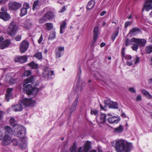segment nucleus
<instances>
[{
    "mask_svg": "<svg viewBox=\"0 0 152 152\" xmlns=\"http://www.w3.org/2000/svg\"><path fill=\"white\" fill-rule=\"evenodd\" d=\"M34 77L31 76L28 78L25 79L23 81V90L24 92L28 95L33 94L35 95L38 93V91L42 90V88L33 87L31 85L28 83H33L35 81Z\"/></svg>",
    "mask_w": 152,
    "mask_h": 152,
    "instance_id": "obj_1",
    "label": "nucleus"
},
{
    "mask_svg": "<svg viewBox=\"0 0 152 152\" xmlns=\"http://www.w3.org/2000/svg\"><path fill=\"white\" fill-rule=\"evenodd\" d=\"M29 6L28 3H25L23 4V8L27 10L29 8Z\"/></svg>",
    "mask_w": 152,
    "mask_h": 152,
    "instance_id": "obj_48",
    "label": "nucleus"
},
{
    "mask_svg": "<svg viewBox=\"0 0 152 152\" xmlns=\"http://www.w3.org/2000/svg\"><path fill=\"white\" fill-rule=\"evenodd\" d=\"M42 40H43V37H42V35H41V36L40 37L39 39L38 40V43L39 44L40 43L42 42Z\"/></svg>",
    "mask_w": 152,
    "mask_h": 152,
    "instance_id": "obj_59",
    "label": "nucleus"
},
{
    "mask_svg": "<svg viewBox=\"0 0 152 152\" xmlns=\"http://www.w3.org/2000/svg\"><path fill=\"white\" fill-rule=\"evenodd\" d=\"M29 47V43L27 41L24 40L20 43V52L22 53L26 51Z\"/></svg>",
    "mask_w": 152,
    "mask_h": 152,
    "instance_id": "obj_9",
    "label": "nucleus"
},
{
    "mask_svg": "<svg viewBox=\"0 0 152 152\" xmlns=\"http://www.w3.org/2000/svg\"><path fill=\"white\" fill-rule=\"evenodd\" d=\"M49 72V70L48 68H47L44 70V71L43 72V75L44 77H47L48 76V73Z\"/></svg>",
    "mask_w": 152,
    "mask_h": 152,
    "instance_id": "obj_45",
    "label": "nucleus"
},
{
    "mask_svg": "<svg viewBox=\"0 0 152 152\" xmlns=\"http://www.w3.org/2000/svg\"><path fill=\"white\" fill-rule=\"evenodd\" d=\"M129 90L132 93H135L136 91L133 88H130L129 89Z\"/></svg>",
    "mask_w": 152,
    "mask_h": 152,
    "instance_id": "obj_53",
    "label": "nucleus"
},
{
    "mask_svg": "<svg viewBox=\"0 0 152 152\" xmlns=\"http://www.w3.org/2000/svg\"><path fill=\"white\" fill-rule=\"evenodd\" d=\"M81 86H80V89L81 90H82L84 87L85 86V83L84 82H82L81 83Z\"/></svg>",
    "mask_w": 152,
    "mask_h": 152,
    "instance_id": "obj_56",
    "label": "nucleus"
},
{
    "mask_svg": "<svg viewBox=\"0 0 152 152\" xmlns=\"http://www.w3.org/2000/svg\"><path fill=\"white\" fill-rule=\"evenodd\" d=\"M66 10V8L65 6H64L62 9L60 11V12H62L65 11V10Z\"/></svg>",
    "mask_w": 152,
    "mask_h": 152,
    "instance_id": "obj_61",
    "label": "nucleus"
},
{
    "mask_svg": "<svg viewBox=\"0 0 152 152\" xmlns=\"http://www.w3.org/2000/svg\"><path fill=\"white\" fill-rule=\"evenodd\" d=\"M126 58L127 59H132V57L128 55L126 56Z\"/></svg>",
    "mask_w": 152,
    "mask_h": 152,
    "instance_id": "obj_63",
    "label": "nucleus"
},
{
    "mask_svg": "<svg viewBox=\"0 0 152 152\" xmlns=\"http://www.w3.org/2000/svg\"><path fill=\"white\" fill-rule=\"evenodd\" d=\"M141 92L148 99H150L152 98V96L145 90L142 89L141 91Z\"/></svg>",
    "mask_w": 152,
    "mask_h": 152,
    "instance_id": "obj_29",
    "label": "nucleus"
},
{
    "mask_svg": "<svg viewBox=\"0 0 152 152\" xmlns=\"http://www.w3.org/2000/svg\"><path fill=\"white\" fill-rule=\"evenodd\" d=\"M140 61V58L139 57H137L135 59V61L134 64H137Z\"/></svg>",
    "mask_w": 152,
    "mask_h": 152,
    "instance_id": "obj_60",
    "label": "nucleus"
},
{
    "mask_svg": "<svg viewBox=\"0 0 152 152\" xmlns=\"http://www.w3.org/2000/svg\"><path fill=\"white\" fill-rule=\"evenodd\" d=\"M21 103H22L25 106H34L35 104V101L32 100L31 99L25 98L23 99L21 101Z\"/></svg>",
    "mask_w": 152,
    "mask_h": 152,
    "instance_id": "obj_6",
    "label": "nucleus"
},
{
    "mask_svg": "<svg viewBox=\"0 0 152 152\" xmlns=\"http://www.w3.org/2000/svg\"><path fill=\"white\" fill-rule=\"evenodd\" d=\"M106 115L104 114H101L99 116H96V121L99 124L103 123L105 121Z\"/></svg>",
    "mask_w": 152,
    "mask_h": 152,
    "instance_id": "obj_15",
    "label": "nucleus"
},
{
    "mask_svg": "<svg viewBox=\"0 0 152 152\" xmlns=\"http://www.w3.org/2000/svg\"><path fill=\"white\" fill-rule=\"evenodd\" d=\"M125 49L123 47L121 50L122 55V56L123 57L124 56H125Z\"/></svg>",
    "mask_w": 152,
    "mask_h": 152,
    "instance_id": "obj_55",
    "label": "nucleus"
},
{
    "mask_svg": "<svg viewBox=\"0 0 152 152\" xmlns=\"http://www.w3.org/2000/svg\"><path fill=\"white\" fill-rule=\"evenodd\" d=\"M66 25V23L65 20L62 21L60 27V33L62 34L64 32V30Z\"/></svg>",
    "mask_w": 152,
    "mask_h": 152,
    "instance_id": "obj_27",
    "label": "nucleus"
},
{
    "mask_svg": "<svg viewBox=\"0 0 152 152\" xmlns=\"http://www.w3.org/2000/svg\"><path fill=\"white\" fill-rule=\"evenodd\" d=\"M19 142L20 143L19 144V146L21 149H24L27 148V143L25 139H20Z\"/></svg>",
    "mask_w": 152,
    "mask_h": 152,
    "instance_id": "obj_19",
    "label": "nucleus"
},
{
    "mask_svg": "<svg viewBox=\"0 0 152 152\" xmlns=\"http://www.w3.org/2000/svg\"><path fill=\"white\" fill-rule=\"evenodd\" d=\"M94 0H91L88 2L86 6V8L88 10H91L93 8L95 5Z\"/></svg>",
    "mask_w": 152,
    "mask_h": 152,
    "instance_id": "obj_28",
    "label": "nucleus"
},
{
    "mask_svg": "<svg viewBox=\"0 0 152 152\" xmlns=\"http://www.w3.org/2000/svg\"><path fill=\"white\" fill-rule=\"evenodd\" d=\"M98 113V111L96 110H91V114L93 115L94 114L95 115H96Z\"/></svg>",
    "mask_w": 152,
    "mask_h": 152,
    "instance_id": "obj_49",
    "label": "nucleus"
},
{
    "mask_svg": "<svg viewBox=\"0 0 152 152\" xmlns=\"http://www.w3.org/2000/svg\"><path fill=\"white\" fill-rule=\"evenodd\" d=\"M118 31H115L111 36V38L113 41L115 39L116 37L118 36Z\"/></svg>",
    "mask_w": 152,
    "mask_h": 152,
    "instance_id": "obj_41",
    "label": "nucleus"
},
{
    "mask_svg": "<svg viewBox=\"0 0 152 152\" xmlns=\"http://www.w3.org/2000/svg\"><path fill=\"white\" fill-rule=\"evenodd\" d=\"M48 75L47 77L48 79H50L52 75H54V72L53 71L49 70V72L48 74Z\"/></svg>",
    "mask_w": 152,
    "mask_h": 152,
    "instance_id": "obj_47",
    "label": "nucleus"
},
{
    "mask_svg": "<svg viewBox=\"0 0 152 152\" xmlns=\"http://www.w3.org/2000/svg\"><path fill=\"white\" fill-rule=\"evenodd\" d=\"M46 26L47 29L48 31L51 30L53 28V25L50 23H47L45 24Z\"/></svg>",
    "mask_w": 152,
    "mask_h": 152,
    "instance_id": "obj_37",
    "label": "nucleus"
},
{
    "mask_svg": "<svg viewBox=\"0 0 152 152\" xmlns=\"http://www.w3.org/2000/svg\"><path fill=\"white\" fill-rule=\"evenodd\" d=\"M19 140L18 141L16 139H14L12 140V142L14 145H19V144L20 143V142H19Z\"/></svg>",
    "mask_w": 152,
    "mask_h": 152,
    "instance_id": "obj_44",
    "label": "nucleus"
},
{
    "mask_svg": "<svg viewBox=\"0 0 152 152\" xmlns=\"http://www.w3.org/2000/svg\"><path fill=\"white\" fill-rule=\"evenodd\" d=\"M108 115L110 116L108 118V121L109 123L112 124L114 123H117L118 122L117 118L116 117L111 116L110 114H108Z\"/></svg>",
    "mask_w": 152,
    "mask_h": 152,
    "instance_id": "obj_21",
    "label": "nucleus"
},
{
    "mask_svg": "<svg viewBox=\"0 0 152 152\" xmlns=\"http://www.w3.org/2000/svg\"><path fill=\"white\" fill-rule=\"evenodd\" d=\"M64 47H61L56 48L55 50L56 58L60 57L61 55L64 54Z\"/></svg>",
    "mask_w": 152,
    "mask_h": 152,
    "instance_id": "obj_10",
    "label": "nucleus"
},
{
    "mask_svg": "<svg viewBox=\"0 0 152 152\" xmlns=\"http://www.w3.org/2000/svg\"><path fill=\"white\" fill-rule=\"evenodd\" d=\"M12 140L10 135H5L2 141L3 144L7 145L12 142Z\"/></svg>",
    "mask_w": 152,
    "mask_h": 152,
    "instance_id": "obj_14",
    "label": "nucleus"
},
{
    "mask_svg": "<svg viewBox=\"0 0 152 152\" xmlns=\"http://www.w3.org/2000/svg\"><path fill=\"white\" fill-rule=\"evenodd\" d=\"M15 40L16 41H20L21 39V36L18 35L15 38Z\"/></svg>",
    "mask_w": 152,
    "mask_h": 152,
    "instance_id": "obj_52",
    "label": "nucleus"
},
{
    "mask_svg": "<svg viewBox=\"0 0 152 152\" xmlns=\"http://www.w3.org/2000/svg\"><path fill=\"white\" fill-rule=\"evenodd\" d=\"M106 45V44L103 42H102L100 45V46L101 47H104Z\"/></svg>",
    "mask_w": 152,
    "mask_h": 152,
    "instance_id": "obj_64",
    "label": "nucleus"
},
{
    "mask_svg": "<svg viewBox=\"0 0 152 152\" xmlns=\"http://www.w3.org/2000/svg\"><path fill=\"white\" fill-rule=\"evenodd\" d=\"M132 48L133 50L137 51L138 48V45L135 43L133 44V45L132 47Z\"/></svg>",
    "mask_w": 152,
    "mask_h": 152,
    "instance_id": "obj_43",
    "label": "nucleus"
},
{
    "mask_svg": "<svg viewBox=\"0 0 152 152\" xmlns=\"http://www.w3.org/2000/svg\"><path fill=\"white\" fill-rule=\"evenodd\" d=\"M4 114V111H0V119H2L3 118Z\"/></svg>",
    "mask_w": 152,
    "mask_h": 152,
    "instance_id": "obj_50",
    "label": "nucleus"
},
{
    "mask_svg": "<svg viewBox=\"0 0 152 152\" xmlns=\"http://www.w3.org/2000/svg\"><path fill=\"white\" fill-rule=\"evenodd\" d=\"M144 6V9L147 12L152 9V0H145Z\"/></svg>",
    "mask_w": 152,
    "mask_h": 152,
    "instance_id": "obj_11",
    "label": "nucleus"
},
{
    "mask_svg": "<svg viewBox=\"0 0 152 152\" xmlns=\"http://www.w3.org/2000/svg\"><path fill=\"white\" fill-rule=\"evenodd\" d=\"M12 90V89L10 88H8L7 90L5 99L7 102H8L9 100Z\"/></svg>",
    "mask_w": 152,
    "mask_h": 152,
    "instance_id": "obj_26",
    "label": "nucleus"
},
{
    "mask_svg": "<svg viewBox=\"0 0 152 152\" xmlns=\"http://www.w3.org/2000/svg\"><path fill=\"white\" fill-rule=\"evenodd\" d=\"M9 82L10 83L14 84L15 83V80L13 78H11L9 80Z\"/></svg>",
    "mask_w": 152,
    "mask_h": 152,
    "instance_id": "obj_57",
    "label": "nucleus"
},
{
    "mask_svg": "<svg viewBox=\"0 0 152 152\" xmlns=\"http://www.w3.org/2000/svg\"><path fill=\"white\" fill-rule=\"evenodd\" d=\"M34 56L38 60L42 59V53L37 52L34 55Z\"/></svg>",
    "mask_w": 152,
    "mask_h": 152,
    "instance_id": "obj_34",
    "label": "nucleus"
},
{
    "mask_svg": "<svg viewBox=\"0 0 152 152\" xmlns=\"http://www.w3.org/2000/svg\"><path fill=\"white\" fill-rule=\"evenodd\" d=\"M9 122L12 126H14V132L17 134L18 137H21L23 134H26L25 128L22 125H16V121L14 119H10Z\"/></svg>",
    "mask_w": 152,
    "mask_h": 152,
    "instance_id": "obj_3",
    "label": "nucleus"
},
{
    "mask_svg": "<svg viewBox=\"0 0 152 152\" xmlns=\"http://www.w3.org/2000/svg\"><path fill=\"white\" fill-rule=\"evenodd\" d=\"M18 26L16 23L12 22L10 23V26L7 29V32L8 34L11 36H14L18 30Z\"/></svg>",
    "mask_w": 152,
    "mask_h": 152,
    "instance_id": "obj_4",
    "label": "nucleus"
},
{
    "mask_svg": "<svg viewBox=\"0 0 152 152\" xmlns=\"http://www.w3.org/2000/svg\"><path fill=\"white\" fill-rule=\"evenodd\" d=\"M14 60L16 62L23 63L27 61V57L26 56H17L15 58Z\"/></svg>",
    "mask_w": 152,
    "mask_h": 152,
    "instance_id": "obj_12",
    "label": "nucleus"
},
{
    "mask_svg": "<svg viewBox=\"0 0 152 152\" xmlns=\"http://www.w3.org/2000/svg\"><path fill=\"white\" fill-rule=\"evenodd\" d=\"M9 6L11 9L13 10H17L21 7V4L16 2H14L10 3Z\"/></svg>",
    "mask_w": 152,
    "mask_h": 152,
    "instance_id": "obj_18",
    "label": "nucleus"
},
{
    "mask_svg": "<svg viewBox=\"0 0 152 152\" xmlns=\"http://www.w3.org/2000/svg\"><path fill=\"white\" fill-rule=\"evenodd\" d=\"M0 12V18L5 21L9 20L10 18V15L7 13V10L6 7H3Z\"/></svg>",
    "mask_w": 152,
    "mask_h": 152,
    "instance_id": "obj_5",
    "label": "nucleus"
},
{
    "mask_svg": "<svg viewBox=\"0 0 152 152\" xmlns=\"http://www.w3.org/2000/svg\"><path fill=\"white\" fill-rule=\"evenodd\" d=\"M3 135V132L0 131V140H1L2 139Z\"/></svg>",
    "mask_w": 152,
    "mask_h": 152,
    "instance_id": "obj_62",
    "label": "nucleus"
},
{
    "mask_svg": "<svg viewBox=\"0 0 152 152\" xmlns=\"http://www.w3.org/2000/svg\"><path fill=\"white\" fill-rule=\"evenodd\" d=\"M44 15L47 20H50L54 17V15L53 13L51 12H47Z\"/></svg>",
    "mask_w": 152,
    "mask_h": 152,
    "instance_id": "obj_24",
    "label": "nucleus"
},
{
    "mask_svg": "<svg viewBox=\"0 0 152 152\" xmlns=\"http://www.w3.org/2000/svg\"><path fill=\"white\" fill-rule=\"evenodd\" d=\"M104 103L105 106H107L109 108L118 109V104L116 102H113L109 99L105 100Z\"/></svg>",
    "mask_w": 152,
    "mask_h": 152,
    "instance_id": "obj_7",
    "label": "nucleus"
},
{
    "mask_svg": "<svg viewBox=\"0 0 152 152\" xmlns=\"http://www.w3.org/2000/svg\"><path fill=\"white\" fill-rule=\"evenodd\" d=\"M24 26L26 28H29L32 27L31 23L29 21H26L25 23Z\"/></svg>",
    "mask_w": 152,
    "mask_h": 152,
    "instance_id": "obj_35",
    "label": "nucleus"
},
{
    "mask_svg": "<svg viewBox=\"0 0 152 152\" xmlns=\"http://www.w3.org/2000/svg\"><path fill=\"white\" fill-rule=\"evenodd\" d=\"M93 33H94L93 39L91 41V46L93 47L96 40L98 38V37L99 34V27L98 26H95L93 31Z\"/></svg>",
    "mask_w": 152,
    "mask_h": 152,
    "instance_id": "obj_8",
    "label": "nucleus"
},
{
    "mask_svg": "<svg viewBox=\"0 0 152 152\" xmlns=\"http://www.w3.org/2000/svg\"><path fill=\"white\" fill-rule=\"evenodd\" d=\"M132 61H126V64L129 66H131L132 65Z\"/></svg>",
    "mask_w": 152,
    "mask_h": 152,
    "instance_id": "obj_58",
    "label": "nucleus"
},
{
    "mask_svg": "<svg viewBox=\"0 0 152 152\" xmlns=\"http://www.w3.org/2000/svg\"><path fill=\"white\" fill-rule=\"evenodd\" d=\"M27 12V10L26 9L22 8L21 10L20 16L21 17L23 16L26 15Z\"/></svg>",
    "mask_w": 152,
    "mask_h": 152,
    "instance_id": "obj_39",
    "label": "nucleus"
},
{
    "mask_svg": "<svg viewBox=\"0 0 152 152\" xmlns=\"http://www.w3.org/2000/svg\"><path fill=\"white\" fill-rule=\"evenodd\" d=\"M10 42L9 40H6L0 44V48L2 49L7 47L10 45Z\"/></svg>",
    "mask_w": 152,
    "mask_h": 152,
    "instance_id": "obj_20",
    "label": "nucleus"
},
{
    "mask_svg": "<svg viewBox=\"0 0 152 152\" xmlns=\"http://www.w3.org/2000/svg\"><path fill=\"white\" fill-rule=\"evenodd\" d=\"M142 98L141 96L140 95H138L136 98V100L137 101H141V100Z\"/></svg>",
    "mask_w": 152,
    "mask_h": 152,
    "instance_id": "obj_54",
    "label": "nucleus"
},
{
    "mask_svg": "<svg viewBox=\"0 0 152 152\" xmlns=\"http://www.w3.org/2000/svg\"><path fill=\"white\" fill-rule=\"evenodd\" d=\"M141 31L138 28H134L131 29L129 33L132 35H135L138 33L140 32Z\"/></svg>",
    "mask_w": 152,
    "mask_h": 152,
    "instance_id": "obj_22",
    "label": "nucleus"
},
{
    "mask_svg": "<svg viewBox=\"0 0 152 152\" xmlns=\"http://www.w3.org/2000/svg\"><path fill=\"white\" fill-rule=\"evenodd\" d=\"M39 3V1L37 0L34 1L33 6V9L34 10L36 8L37 6H38Z\"/></svg>",
    "mask_w": 152,
    "mask_h": 152,
    "instance_id": "obj_42",
    "label": "nucleus"
},
{
    "mask_svg": "<svg viewBox=\"0 0 152 152\" xmlns=\"http://www.w3.org/2000/svg\"><path fill=\"white\" fill-rule=\"evenodd\" d=\"M123 130V128L122 126L120 125L118 127L115 128L114 130V132L118 133H121Z\"/></svg>",
    "mask_w": 152,
    "mask_h": 152,
    "instance_id": "obj_33",
    "label": "nucleus"
},
{
    "mask_svg": "<svg viewBox=\"0 0 152 152\" xmlns=\"http://www.w3.org/2000/svg\"><path fill=\"white\" fill-rule=\"evenodd\" d=\"M145 51L148 54L152 53V45H150L146 47Z\"/></svg>",
    "mask_w": 152,
    "mask_h": 152,
    "instance_id": "obj_36",
    "label": "nucleus"
},
{
    "mask_svg": "<svg viewBox=\"0 0 152 152\" xmlns=\"http://www.w3.org/2000/svg\"><path fill=\"white\" fill-rule=\"evenodd\" d=\"M70 152H76L77 147L76 143H75L70 148Z\"/></svg>",
    "mask_w": 152,
    "mask_h": 152,
    "instance_id": "obj_38",
    "label": "nucleus"
},
{
    "mask_svg": "<svg viewBox=\"0 0 152 152\" xmlns=\"http://www.w3.org/2000/svg\"><path fill=\"white\" fill-rule=\"evenodd\" d=\"M131 22L130 21H127L125 23V27L126 28L128 26L131 25Z\"/></svg>",
    "mask_w": 152,
    "mask_h": 152,
    "instance_id": "obj_51",
    "label": "nucleus"
},
{
    "mask_svg": "<svg viewBox=\"0 0 152 152\" xmlns=\"http://www.w3.org/2000/svg\"><path fill=\"white\" fill-rule=\"evenodd\" d=\"M134 39H135V38H133L129 39H127L125 41V45L127 46L129 45L132 44L133 42L134 43Z\"/></svg>",
    "mask_w": 152,
    "mask_h": 152,
    "instance_id": "obj_30",
    "label": "nucleus"
},
{
    "mask_svg": "<svg viewBox=\"0 0 152 152\" xmlns=\"http://www.w3.org/2000/svg\"><path fill=\"white\" fill-rule=\"evenodd\" d=\"M91 142L88 141L85 142L83 149H81L82 152H88V151L91 149Z\"/></svg>",
    "mask_w": 152,
    "mask_h": 152,
    "instance_id": "obj_13",
    "label": "nucleus"
},
{
    "mask_svg": "<svg viewBox=\"0 0 152 152\" xmlns=\"http://www.w3.org/2000/svg\"><path fill=\"white\" fill-rule=\"evenodd\" d=\"M12 110L15 112L21 111L23 110L22 105L20 104H18L13 105L11 107Z\"/></svg>",
    "mask_w": 152,
    "mask_h": 152,
    "instance_id": "obj_17",
    "label": "nucleus"
},
{
    "mask_svg": "<svg viewBox=\"0 0 152 152\" xmlns=\"http://www.w3.org/2000/svg\"><path fill=\"white\" fill-rule=\"evenodd\" d=\"M48 20L44 15L39 20V23L40 24H42L47 21Z\"/></svg>",
    "mask_w": 152,
    "mask_h": 152,
    "instance_id": "obj_40",
    "label": "nucleus"
},
{
    "mask_svg": "<svg viewBox=\"0 0 152 152\" xmlns=\"http://www.w3.org/2000/svg\"><path fill=\"white\" fill-rule=\"evenodd\" d=\"M31 74V72L30 70H26L24 73V76L26 77H28Z\"/></svg>",
    "mask_w": 152,
    "mask_h": 152,
    "instance_id": "obj_46",
    "label": "nucleus"
},
{
    "mask_svg": "<svg viewBox=\"0 0 152 152\" xmlns=\"http://www.w3.org/2000/svg\"><path fill=\"white\" fill-rule=\"evenodd\" d=\"M28 65L33 69H36L38 67V65L34 62H31L28 64Z\"/></svg>",
    "mask_w": 152,
    "mask_h": 152,
    "instance_id": "obj_32",
    "label": "nucleus"
},
{
    "mask_svg": "<svg viewBox=\"0 0 152 152\" xmlns=\"http://www.w3.org/2000/svg\"><path fill=\"white\" fill-rule=\"evenodd\" d=\"M78 99V96H77L76 97L75 100L73 103L72 107L70 109V111L72 113L75 110L77 105Z\"/></svg>",
    "mask_w": 152,
    "mask_h": 152,
    "instance_id": "obj_23",
    "label": "nucleus"
},
{
    "mask_svg": "<svg viewBox=\"0 0 152 152\" xmlns=\"http://www.w3.org/2000/svg\"><path fill=\"white\" fill-rule=\"evenodd\" d=\"M115 145V150L117 152H130L132 148L131 143L122 139L116 141Z\"/></svg>",
    "mask_w": 152,
    "mask_h": 152,
    "instance_id": "obj_2",
    "label": "nucleus"
},
{
    "mask_svg": "<svg viewBox=\"0 0 152 152\" xmlns=\"http://www.w3.org/2000/svg\"><path fill=\"white\" fill-rule=\"evenodd\" d=\"M56 38V33L54 31L51 32L48 38V40H53Z\"/></svg>",
    "mask_w": 152,
    "mask_h": 152,
    "instance_id": "obj_31",
    "label": "nucleus"
},
{
    "mask_svg": "<svg viewBox=\"0 0 152 152\" xmlns=\"http://www.w3.org/2000/svg\"><path fill=\"white\" fill-rule=\"evenodd\" d=\"M5 135H10L12 133V131L10 127L7 126L4 128Z\"/></svg>",
    "mask_w": 152,
    "mask_h": 152,
    "instance_id": "obj_25",
    "label": "nucleus"
},
{
    "mask_svg": "<svg viewBox=\"0 0 152 152\" xmlns=\"http://www.w3.org/2000/svg\"><path fill=\"white\" fill-rule=\"evenodd\" d=\"M134 39V43L140 47L144 46L146 42V40L144 39H137L135 38V39Z\"/></svg>",
    "mask_w": 152,
    "mask_h": 152,
    "instance_id": "obj_16",
    "label": "nucleus"
}]
</instances>
